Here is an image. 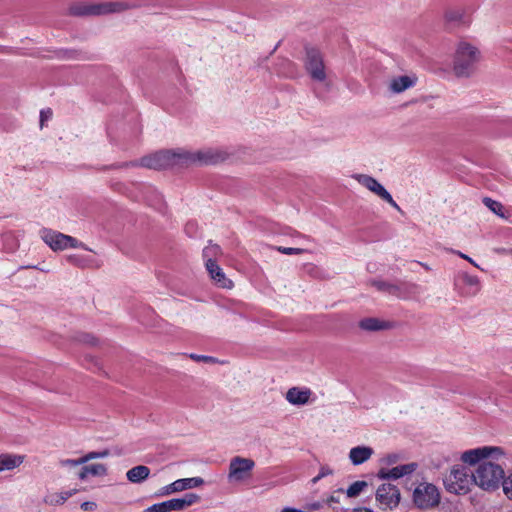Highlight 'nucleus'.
Listing matches in <instances>:
<instances>
[{
    "instance_id": "obj_2",
    "label": "nucleus",
    "mask_w": 512,
    "mask_h": 512,
    "mask_svg": "<svg viewBox=\"0 0 512 512\" xmlns=\"http://www.w3.org/2000/svg\"><path fill=\"white\" fill-rule=\"evenodd\" d=\"M228 154L220 149L208 148L196 152L183 149L162 150L140 159L139 165L149 169H163L175 165L216 164L224 161Z\"/></svg>"
},
{
    "instance_id": "obj_4",
    "label": "nucleus",
    "mask_w": 512,
    "mask_h": 512,
    "mask_svg": "<svg viewBox=\"0 0 512 512\" xmlns=\"http://www.w3.org/2000/svg\"><path fill=\"white\" fill-rule=\"evenodd\" d=\"M444 487L449 493L466 495L476 487L472 468L464 464H455L444 478Z\"/></svg>"
},
{
    "instance_id": "obj_1",
    "label": "nucleus",
    "mask_w": 512,
    "mask_h": 512,
    "mask_svg": "<svg viewBox=\"0 0 512 512\" xmlns=\"http://www.w3.org/2000/svg\"><path fill=\"white\" fill-rule=\"evenodd\" d=\"M507 451L501 446L484 445L460 453L462 464L472 468L476 487L484 492L497 491L505 478Z\"/></svg>"
},
{
    "instance_id": "obj_39",
    "label": "nucleus",
    "mask_w": 512,
    "mask_h": 512,
    "mask_svg": "<svg viewBox=\"0 0 512 512\" xmlns=\"http://www.w3.org/2000/svg\"><path fill=\"white\" fill-rule=\"evenodd\" d=\"M351 512H374V511H372L369 508H356V509H353Z\"/></svg>"
},
{
    "instance_id": "obj_9",
    "label": "nucleus",
    "mask_w": 512,
    "mask_h": 512,
    "mask_svg": "<svg viewBox=\"0 0 512 512\" xmlns=\"http://www.w3.org/2000/svg\"><path fill=\"white\" fill-rule=\"evenodd\" d=\"M401 501V493L397 486L384 483L375 491V505L380 511H393Z\"/></svg>"
},
{
    "instance_id": "obj_21",
    "label": "nucleus",
    "mask_w": 512,
    "mask_h": 512,
    "mask_svg": "<svg viewBox=\"0 0 512 512\" xmlns=\"http://www.w3.org/2000/svg\"><path fill=\"white\" fill-rule=\"evenodd\" d=\"M168 509L172 511H182L194 504L200 502V496L194 493L185 494L182 498H173L167 500Z\"/></svg>"
},
{
    "instance_id": "obj_40",
    "label": "nucleus",
    "mask_w": 512,
    "mask_h": 512,
    "mask_svg": "<svg viewBox=\"0 0 512 512\" xmlns=\"http://www.w3.org/2000/svg\"><path fill=\"white\" fill-rule=\"evenodd\" d=\"M500 252V250H498ZM502 253L509 254L512 253V250L506 251L505 249L501 250Z\"/></svg>"
},
{
    "instance_id": "obj_35",
    "label": "nucleus",
    "mask_w": 512,
    "mask_h": 512,
    "mask_svg": "<svg viewBox=\"0 0 512 512\" xmlns=\"http://www.w3.org/2000/svg\"><path fill=\"white\" fill-rule=\"evenodd\" d=\"M321 507H322V505H321V503H319V502H315V503H312V504H308V505L306 506L307 510H309V511L319 510Z\"/></svg>"
},
{
    "instance_id": "obj_23",
    "label": "nucleus",
    "mask_w": 512,
    "mask_h": 512,
    "mask_svg": "<svg viewBox=\"0 0 512 512\" xmlns=\"http://www.w3.org/2000/svg\"><path fill=\"white\" fill-rule=\"evenodd\" d=\"M77 492V489H71L50 493L45 497V503L54 506L62 505Z\"/></svg>"
},
{
    "instance_id": "obj_13",
    "label": "nucleus",
    "mask_w": 512,
    "mask_h": 512,
    "mask_svg": "<svg viewBox=\"0 0 512 512\" xmlns=\"http://www.w3.org/2000/svg\"><path fill=\"white\" fill-rule=\"evenodd\" d=\"M128 9L124 2H103L84 4L76 8L75 13L80 15H106L120 13Z\"/></svg>"
},
{
    "instance_id": "obj_5",
    "label": "nucleus",
    "mask_w": 512,
    "mask_h": 512,
    "mask_svg": "<svg viewBox=\"0 0 512 512\" xmlns=\"http://www.w3.org/2000/svg\"><path fill=\"white\" fill-rule=\"evenodd\" d=\"M256 462L241 455L234 456L228 464L227 479L231 484H244L249 482L254 474Z\"/></svg>"
},
{
    "instance_id": "obj_3",
    "label": "nucleus",
    "mask_w": 512,
    "mask_h": 512,
    "mask_svg": "<svg viewBox=\"0 0 512 512\" xmlns=\"http://www.w3.org/2000/svg\"><path fill=\"white\" fill-rule=\"evenodd\" d=\"M481 59L482 53L478 45L467 38H461L455 44L452 61L453 74L458 78L470 77Z\"/></svg>"
},
{
    "instance_id": "obj_29",
    "label": "nucleus",
    "mask_w": 512,
    "mask_h": 512,
    "mask_svg": "<svg viewBox=\"0 0 512 512\" xmlns=\"http://www.w3.org/2000/svg\"><path fill=\"white\" fill-rule=\"evenodd\" d=\"M501 486L506 497L512 500V471L508 475H505Z\"/></svg>"
},
{
    "instance_id": "obj_30",
    "label": "nucleus",
    "mask_w": 512,
    "mask_h": 512,
    "mask_svg": "<svg viewBox=\"0 0 512 512\" xmlns=\"http://www.w3.org/2000/svg\"><path fill=\"white\" fill-rule=\"evenodd\" d=\"M144 512H170V511L168 509L167 502L164 501V502L157 503V504H154V505L148 507L147 509L144 510Z\"/></svg>"
},
{
    "instance_id": "obj_6",
    "label": "nucleus",
    "mask_w": 512,
    "mask_h": 512,
    "mask_svg": "<svg viewBox=\"0 0 512 512\" xmlns=\"http://www.w3.org/2000/svg\"><path fill=\"white\" fill-rule=\"evenodd\" d=\"M220 253V248L216 245L206 247L204 249V257L206 258V271L215 286L222 289H232L234 283L229 279L223 269L218 265L215 259L211 258Z\"/></svg>"
},
{
    "instance_id": "obj_22",
    "label": "nucleus",
    "mask_w": 512,
    "mask_h": 512,
    "mask_svg": "<svg viewBox=\"0 0 512 512\" xmlns=\"http://www.w3.org/2000/svg\"><path fill=\"white\" fill-rule=\"evenodd\" d=\"M443 19L446 25L456 27L467 23L463 10L457 8H449L445 10Z\"/></svg>"
},
{
    "instance_id": "obj_15",
    "label": "nucleus",
    "mask_w": 512,
    "mask_h": 512,
    "mask_svg": "<svg viewBox=\"0 0 512 512\" xmlns=\"http://www.w3.org/2000/svg\"><path fill=\"white\" fill-rule=\"evenodd\" d=\"M284 398L289 404L302 407L314 403L316 397L310 388L294 386L286 391Z\"/></svg>"
},
{
    "instance_id": "obj_18",
    "label": "nucleus",
    "mask_w": 512,
    "mask_h": 512,
    "mask_svg": "<svg viewBox=\"0 0 512 512\" xmlns=\"http://www.w3.org/2000/svg\"><path fill=\"white\" fill-rule=\"evenodd\" d=\"M77 473L78 479L86 481L90 477H104L108 473V468L103 463H86Z\"/></svg>"
},
{
    "instance_id": "obj_20",
    "label": "nucleus",
    "mask_w": 512,
    "mask_h": 512,
    "mask_svg": "<svg viewBox=\"0 0 512 512\" xmlns=\"http://www.w3.org/2000/svg\"><path fill=\"white\" fill-rule=\"evenodd\" d=\"M374 449L370 446L359 445L352 447L348 453V458L350 462L355 465H361L367 461H369L374 455Z\"/></svg>"
},
{
    "instance_id": "obj_33",
    "label": "nucleus",
    "mask_w": 512,
    "mask_h": 512,
    "mask_svg": "<svg viewBox=\"0 0 512 512\" xmlns=\"http://www.w3.org/2000/svg\"><path fill=\"white\" fill-rule=\"evenodd\" d=\"M462 278H463V281L468 286H477L479 283V280L476 276L469 275L468 273L463 274Z\"/></svg>"
},
{
    "instance_id": "obj_7",
    "label": "nucleus",
    "mask_w": 512,
    "mask_h": 512,
    "mask_svg": "<svg viewBox=\"0 0 512 512\" xmlns=\"http://www.w3.org/2000/svg\"><path fill=\"white\" fill-rule=\"evenodd\" d=\"M397 460V456L395 455H389L384 457L381 460V466L377 472V477L382 480L391 479V480H398L402 477L411 475L414 473L417 468L418 464L416 462H410L406 464H401L392 468L386 467V464L395 463Z\"/></svg>"
},
{
    "instance_id": "obj_26",
    "label": "nucleus",
    "mask_w": 512,
    "mask_h": 512,
    "mask_svg": "<svg viewBox=\"0 0 512 512\" xmlns=\"http://www.w3.org/2000/svg\"><path fill=\"white\" fill-rule=\"evenodd\" d=\"M361 328L370 331L384 330L389 327L386 322L380 321L376 318H367L360 322Z\"/></svg>"
},
{
    "instance_id": "obj_16",
    "label": "nucleus",
    "mask_w": 512,
    "mask_h": 512,
    "mask_svg": "<svg viewBox=\"0 0 512 512\" xmlns=\"http://www.w3.org/2000/svg\"><path fill=\"white\" fill-rule=\"evenodd\" d=\"M204 480L201 477H191L177 479L174 482L162 487L159 490V496H169L171 494L180 493L189 489H194L204 485Z\"/></svg>"
},
{
    "instance_id": "obj_28",
    "label": "nucleus",
    "mask_w": 512,
    "mask_h": 512,
    "mask_svg": "<svg viewBox=\"0 0 512 512\" xmlns=\"http://www.w3.org/2000/svg\"><path fill=\"white\" fill-rule=\"evenodd\" d=\"M333 474H334V470L330 466L323 465L320 467L318 474L310 480V484L315 485L322 478L333 475Z\"/></svg>"
},
{
    "instance_id": "obj_10",
    "label": "nucleus",
    "mask_w": 512,
    "mask_h": 512,
    "mask_svg": "<svg viewBox=\"0 0 512 512\" xmlns=\"http://www.w3.org/2000/svg\"><path fill=\"white\" fill-rule=\"evenodd\" d=\"M412 500L418 508H433L440 502V492L434 484L421 482L415 487Z\"/></svg>"
},
{
    "instance_id": "obj_11",
    "label": "nucleus",
    "mask_w": 512,
    "mask_h": 512,
    "mask_svg": "<svg viewBox=\"0 0 512 512\" xmlns=\"http://www.w3.org/2000/svg\"><path fill=\"white\" fill-rule=\"evenodd\" d=\"M305 69L312 80L324 83L328 78V73L324 64L321 52L316 48L306 49Z\"/></svg>"
},
{
    "instance_id": "obj_36",
    "label": "nucleus",
    "mask_w": 512,
    "mask_h": 512,
    "mask_svg": "<svg viewBox=\"0 0 512 512\" xmlns=\"http://www.w3.org/2000/svg\"><path fill=\"white\" fill-rule=\"evenodd\" d=\"M190 358L193 359L194 361H208L210 359L207 356H200L196 354H191Z\"/></svg>"
},
{
    "instance_id": "obj_25",
    "label": "nucleus",
    "mask_w": 512,
    "mask_h": 512,
    "mask_svg": "<svg viewBox=\"0 0 512 512\" xmlns=\"http://www.w3.org/2000/svg\"><path fill=\"white\" fill-rule=\"evenodd\" d=\"M368 488V483L364 480L353 482L345 491L348 498H356Z\"/></svg>"
},
{
    "instance_id": "obj_31",
    "label": "nucleus",
    "mask_w": 512,
    "mask_h": 512,
    "mask_svg": "<svg viewBox=\"0 0 512 512\" xmlns=\"http://www.w3.org/2000/svg\"><path fill=\"white\" fill-rule=\"evenodd\" d=\"M344 493V490L343 489H337L336 491H334L327 499H326V504L327 505H332L333 503H339V496Z\"/></svg>"
},
{
    "instance_id": "obj_27",
    "label": "nucleus",
    "mask_w": 512,
    "mask_h": 512,
    "mask_svg": "<svg viewBox=\"0 0 512 512\" xmlns=\"http://www.w3.org/2000/svg\"><path fill=\"white\" fill-rule=\"evenodd\" d=\"M484 204H485L486 207H488L496 215H498V216H500L502 218H506L507 217L506 209L504 208V206L500 202H497V201L492 200L490 198H485L484 199Z\"/></svg>"
},
{
    "instance_id": "obj_14",
    "label": "nucleus",
    "mask_w": 512,
    "mask_h": 512,
    "mask_svg": "<svg viewBox=\"0 0 512 512\" xmlns=\"http://www.w3.org/2000/svg\"><path fill=\"white\" fill-rule=\"evenodd\" d=\"M418 77L414 73H402L391 76L386 87L389 93L398 95L414 88L417 85Z\"/></svg>"
},
{
    "instance_id": "obj_37",
    "label": "nucleus",
    "mask_w": 512,
    "mask_h": 512,
    "mask_svg": "<svg viewBox=\"0 0 512 512\" xmlns=\"http://www.w3.org/2000/svg\"><path fill=\"white\" fill-rule=\"evenodd\" d=\"M456 254H457V255H459L461 258H463V259H465V260L469 261V262H470L472 265H474L475 267H478V265H477V264L473 261V259H472V258H470L469 256H467V255H465V254H463L462 252H459V251H457V252H456Z\"/></svg>"
},
{
    "instance_id": "obj_8",
    "label": "nucleus",
    "mask_w": 512,
    "mask_h": 512,
    "mask_svg": "<svg viewBox=\"0 0 512 512\" xmlns=\"http://www.w3.org/2000/svg\"><path fill=\"white\" fill-rule=\"evenodd\" d=\"M40 238L48 245L54 252L62 251L68 248H85V245L77 239L63 234L61 232L42 229L40 231Z\"/></svg>"
},
{
    "instance_id": "obj_41",
    "label": "nucleus",
    "mask_w": 512,
    "mask_h": 512,
    "mask_svg": "<svg viewBox=\"0 0 512 512\" xmlns=\"http://www.w3.org/2000/svg\"><path fill=\"white\" fill-rule=\"evenodd\" d=\"M68 260H69L70 262H74V261H75V259H74V257H73V256H69Z\"/></svg>"
},
{
    "instance_id": "obj_32",
    "label": "nucleus",
    "mask_w": 512,
    "mask_h": 512,
    "mask_svg": "<svg viewBox=\"0 0 512 512\" xmlns=\"http://www.w3.org/2000/svg\"><path fill=\"white\" fill-rule=\"evenodd\" d=\"M98 505L96 502L94 501H86V502H83L80 506V508L83 510V511H86V512H94L96 509H97Z\"/></svg>"
},
{
    "instance_id": "obj_24",
    "label": "nucleus",
    "mask_w": 512,
    "mask_h": 512,
    "mask_svg": "<svg viewBox=\"0 0 512 512\" xmlns=\"http://www.w3.org/2000/svg\"><path fill=\"white\" fill-rule=\"evenodd\" d=\"M150 475L149 467L145 465H138L126 472V477L131 483H141L145 481Z\"/></svg>"
},
{
    "instance_id": "obj_12",
    "label": "nucleus",
    "mask_w": 512,
    "mask_h": 512,
    "mask_svg": "<svg viewBox=\"0 0 512 512\" xmlns=\"http://www.w3.org/2000/svg\"><path fill=\"white\" fill-rule=\"evenodd\" d=\"M352 177L361 186L369 190L371 193L379 197L381 200L387 202L393 208L399 209L398 204L394 201L391 194L377 179L367 174H354Z\"/></svg>"
},
{
    "instance_id": "obj_19",
    "label": "nucleus",
    "mask_w": 512,
    "mask_h": 512,
    "mask_svg": "<svg viewBox=\"0 0 512 512\" xmlns=\"http://www.w3.org/2000/svg\"><path fill=\"white\" fill-rule=\"evenodd\" d=\"M109 455V452L107 450L101 451V452H89L79 458L76 459H62L59 462L60 467L64 469H73L77 466H81L83 464L88 463L89 461L97 458H103L107 457Z\"/></svg>"
},
{
    "instance_id": "obj_38",
    "label": "nucleus",
    "mask_w": 512,
    "mask_h": 512,
    "mask_svg": "<svg viewBox=\"0 0 512 512\" xmlns=\"http://www.w3.org/2000/svg\"><path fill=\"white\" fill-rule=\"evenodd\" d=\"M281 512H305V511L287 507V508H284Z\"/></svg>"
},
{
    "instance_id": "obj_17",
    "label": "nucleus",
    "mask_w": 512,
    "mask_h": 512,
    "mask_svg": "<svg viewBox=\"0 0 512 512\" xmlns=\"http://www.w3.org/2000/svg\"><path fill=\"white\" fill-rule=\"evenodd\" d=\"M25 459V455L19 453H0V473L19 469L25 462Z\"/></svg>"
},
{
    "instance_id": "obj_34",
    "label": "nucleus",
    "mask_w": 512,
    "mask_h": 512,
    "mask_svg": "<svg viewBox=\"0 0 512 512\" xmlns=\"http://www.w3.org/2000/svg\"><path fill=\"white\" fill-rule=\"evenodd\" d=\"M282 253L286 254V255H293V254H301L303 253V249L301 248H292V247H285V248H280L279 249Z\"/></svg>"
}]
</instances>
